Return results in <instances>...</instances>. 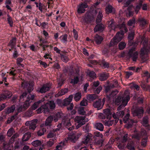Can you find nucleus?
Wrapping results in <instances>:
<instances>
[{
	"instance_id": "nucleus-1",
	"label": "nucleus",
	"mask_w": 150,
	"mask_h": 150,
	"mask_svg": "<svg viewBox=\"0 0 150 150\" xmlns=\"http://www.w3.org/2000/svg\"><path fill=\"white\" fill-rule=\"evenodd\" d=\"M109 27L111 29L115 30L117 28H119L121 30L118 32L115 36L111 40L109 46L110 47L115 45L117 43L120 41L123 38L125 32H127V30L125 24L123 23L120 25H117L116 26L115 25L112 20L109 22Z\"/></svg>"
},
{
	"instance_id": "nucleus-2",
	"label": "nucleus",
	"mask_w": 150,
	"mask_h": 150,
	"mask_svg": "<svg viewBox=\"0 0 150 150\" xmlns=\"http://www.w3.org/2000/svg\"><path fill=\"white\" fill-rule=\"evenodd\" d=\"M100 116L103 117H102V119L106 118L108 120H105L104 122V125L107 126H111L113 123L114 120H111L112 117V113L110 110L108 109H106L103 110V114H100Z\"/></svg>"
},
{
	"instance_id": "nucleus-3",
	"label": "nucleus",
	"mask_w": 150,
	"mask_h": 150,
	"mask_svg": "<svg viewBox=\"0 0 150 150\" xmlns=\"http://www.w3.org/2000/svg\"><path fill=\"white\" fill-rule=\"evenodd\" d=\"M55 105L53 101H49L45 104L42 105L36 110L38 113H41L43 112L44 113H46L49 112V109H54L55 108Z\"/></svg>"
},
{
	"instance_id": "nucleus-4",
	"label": "nucleus",
	"mask_w": 150,
	"mask_h": 150,
	"mask_svg": "<svg viewBox=\"0 0 150 150\" xmlns=\"http://www.w3.org/2000/svg\"><path fill=\"white\" fill-rule=\"evenodd\" d=\"M134 32L132 29V59L134 61H136L137 58L138 53L137 52L133 53V52L135 50V48L137 45V43H134L132 41L134 39Z\"/></svg>"
},
{
	"instance_id": "nucleus-5",
	"label": "nucleus",
	"mask_w": 150,
	"mask_h": 150,
	"mask_svg": "<svg viewBox=\"0 0 150 150\" xmlns=\"http://www.w3.org/2000/svg\"><path fill=\"white\" fill-rule=\"evenodd\" d=\"M118 2L120 3L122 1H124V6L127 7L126 11V16L127 17H129L131 15V0H117Z\"/></svg>"
},
{
	"instance_id": "nucleus-6",
	"label": "nucleus",
	"mask_w": 150,
	"mask_h": 150,
	"mask_svg": "<svg viewBox=\"0 0 150 150\" xmlns=\"http://www.w3.org/2000/svg\"><path fill=\"white\" fill-rule=\"evenodd\" d=\"M134 133L132 135V139L134 138L138 140L140 139L141 136L146 137L147 134L146 131L144 130L140 132L136 129L134 131Z\"/></svg>"
},
{
	"instance_id": "nucleus-7",
	"label": "nucleus",
	"mask_w": 150,
	"mask_h": 150,
	"mask_svg": "<svg viewBox=\"0 0 150 150\" xmlns=\"http://www.w3.org/2000/svg\"><path fill=\"white\" fill-rule=\"evenodd\" d=\"M125 93L127 94V96L126 97L125 99H123L122 103L120 104V105L117 108V110L119 111L122 109L127 105L128 101L130 99L129 97V92L128 91H125Z\"/></svg>"
},
{
	"instance_id": "nucleus-8",
	"label": "nucleus",
	"mask_w": 150,
	"mask_h": 150,
	"mask_svg": "<svg viewBox=\"0 0 150 150\" xmlns=\"http://www.w3.org/2000/svg\"><path fill=\"white\" fill-rule=\"evenodd\" d=\"M144 11H147L148 9V6L146 4H143V1H140L138 4L136 6L135 11L136 14H137L139 10L141 8Z\"/></svg>"
},
{
	"instance_id": "nucleus-9",
	"label": "nucleus",
	"mask_w": 150,
	"mask_h": 150,
	"mask_svg": "<svg viewBox=\"0 0 150 150\" xmlns=\"http://www.w3.org/2000/svg\"><path fill=\"white\" fill-rule=\"evenodd\" d=\"M74 121L81 125H83L85 123L88 121V119H86L85 116H76L74 119Z\"/></svg>"
},
{
	"instance_id": "nucleus-10",
	"label": "nucleus",
	"mask_w": 150,
	"mask_h": 150,
	"mask_svg": "<svg viewBox=\"0 0 150 150\" xmlns=\"http://www.w3.org/2000/svg\"><path fill=\"white\" fill-rule=\"evenodd\" d=\"M144 112L143 109L142 107L138 108L134 110V112L132 113L133 116H137L139 118H141L143 116Z\"/></svg>"
},
{
	"instance_id": "nucleus-11",
	"label": "nucleus",
	"mask_w": 150,
	"mask_h": 150,
	"mask_svg": "<svg viewBox=\"0 0 150 150\" xmlns=\"http://www.w3.org/2000/svg\"><path fill=\"white\" fill-rule=\"evenodd\" d=\"M88 7V6L86 3H81L77 6V12L79 13H83L85 11V8Z\"/></svg>"
},
{
	"instance_id": "nucleus-12",
	"label": "nucleus",
	"mask_w": 150,
	"mask_h": 150,
	"mask_svg": "<svg viewBox=\"0 0 150 150\" xmlns=\"http://www.w3.org/2000/svg\"><path fill=\"white\" fill-rule=\"evenodd\" d=\"M34 97L35 96L33 95L30 94L28 96L27 100L26 101L23 105L24 109H26L28 107L30 103L34 99Z\"/></svg>"
},
{
	"instance_id": "nucleus-13",
	"label": "nucleus",
	"mask_w": 150,
	"mask_h": 150,
	"mask_svg": "<svg viewBox=\"0 0 150 150\" xmlns=\"http://www.w3.org/2000/svg\"><path fill=\"white\" fill-rule=\"evenodd\" d=\"M38 120L34 119L30 121H27L25 123L26 126H29V129H30L34 130L36 127V125Z\"/></svg>"
},
{
	"instance_id": "nucleus-14",
	"label": "nucleus",
	"mask_w": 150,
	"mask_h": 150,
	"mask_svg": "<svg viewBox=\"0 0 150 150\" xmlns=\"http://www.w3.org/2000/svg\"><path fill=\"white\" fill-rule=\"evenodd\" d=\"M81 133L79 132L78 133H71L69 135L68 139L70 140L71 141L74 142L81 135Z\"/></svg>"
},
{
	"instance_id": "nucleus-15",
	"label": "nucleus",
	"mask_w": 150,
	"mask_h": 150,
	"mask_svg": "<svg viewBox=\"0 0 150 150\" xmlns=\"http://www.w3.org/2000/svg\"><path fill=\"white\" fill-rule=\"evenodd\" d=\"M127 96V94L125 93V92L124 96L122 98L120 96H118L115 100H113V102L116 105H119L122 103L123 99H126Z\"/></svg>"
},
{
	"instance_id": "nucleus-16",
	"label": "nucleus",
	"mask_w": 150,
	"mask_h": 150,
	"mask_svg": "<svg viewBox=\"0 0 150 150\" xmlns=\"http://www.w3.org/2000/svg\"><path fill=\"white\" fill-rule=\"evenodd\" d=\"M53 120L52 116H49L46 119L45 124H42L40 125L41 127H43L45 126H50L51 125L52 122Z\"/></svg>"
},
{
	"instance_id": "nucleus-17",
	"label": "nucleus",
	"mask_w": 150,
	"mask_h": 150,
	"mask_svg": "<svg viewBox=\"0 0 150 150\" xmlns=\"http://www.w3.org/2000/svg\"><path fill=\"white\" fill-rule=\"evenodd\" d=\"M50 86L48 84L44 85L39 91V92L41 93H44L48 91L50 89Z\"/></svg>"
},
{
	"instance_id": "nucleus-18",
	"label": "nucleus",
	"mask_w": 150,
	"mask_h": 150,
	"mask_svg": "<svg viewBox=\"0 0 150 150\" xmlns=\"http://www.w3.org/2000/svg\"><path fill=\"white\" fill-rule=\"evenodd\" d=\"M96 13H98V14L96 18V22L97 23H100L101 21L103 16L102 14V11H101L100 9H98L96 10Z\"/></svg>"
},
{
	"instance_id": "nucleus-19",
	"label": "nucleus",
	"mask_w": 150,
	"mask_h": 150,
	"mask_svg": "<svg viewBox=\"0 0 150 150\" xmlns=\"http://www.w3.org/2000/svg\"><path fill=\"white\" fill-rule=\"evenodd\" d=\"M127 134H125L123 137V141L125 142L127 141L128 143L127 147V148L129 149V150H131V140L130 139L127 140Z\"/></svg>"
},
{
	"instance_id": "nucleus-20",
	"label": "nucleus",
	"mask_w": 150,
	"mask_h": 150,
	"mask_svg": "<svg viewBox=\"0 0 150 150\" xmlns=\"http://www.w3.org/2000/svg\"><path fill=\"white\" fill-rule=\"evenodd\" d=\"M93 105L94 107L97 108L98 110L101 109L102 108L103 105L101 104V99H99L98 101L95 102Z\"/></svg>"
},
{
	"instance_id": "nucleus-21",
	"label": "nucleus",
	"mask_w": 150,
	"mask_h": 150,
	"mask_svg": "<svg viewBox=\"0 0 150 150\" xmlns=\"http://www.w3.org/2000/svg\"><path fill=\"white\" fill-rule=\"evenodd\" d=\"M103 40V38L101 36L96 35L94 38V40L97 44H100Z\"/></svg>"
},
{
	"instance_id": "nucleus-22",
	"label": "nucleus",
	"mask_w": 150,
	"mask_h": 150,
	"mask_svg": "<svg viewBox=\"0 0 150 150\" xmlns=\"http://www.w3.org/2000/svg\"><path fill=\"white\" fill-rule=\"evenodd\" d=\"M73 98V96L71 95L69 96L68 98L65 99L64 100V105L66 106L69 105Z\"/></svg>"
},
{
	"instance_id": "nucleus-23",
	"label": "nucleus",
	"mask_w": 150,
	"mask_h": 150,
	"mask_svg": "<svg viewBox=\"0 0 150 150\" xmlns=\"http://www.w3.org/2000/svg\"><path fill=\"white\" fill-rule=\"evenodd\" d=\"M148 117L147 116H145L142 119V125L145 127H149V124Z\"/></svg>"
},
{
	"instance_id": "nucleus-24",
	"label": "nucleus",
	"mask_w": 150,
	"mask_h": 150,
	"mask_svg": "<svg viewBox=\"0 0 150 150\" xmlns=\"http://www.w3.org/2000/svg\"><path fill=\"white\" fill-rule=\"evenodd\" d=\"M104 28V25L102 24L97 25L95 27L94 29V32H96L98 31H102Z\"/></svg>"
},
{
	"instance_id": "nucleus-25",
	"label": "nucleus",
	"mask_w": 150,
	"mask_h": 150,
	"mask_svg": "<svg viewBox=\"0 0 150 150\" xmlns=\"http://www.w3.org/2000/svg\"><path fill=\"white\" fill-rule=\"evenodd\" d=\"M16 38H13L12 39L10 40L9 44L8 46L10 47L11 48H13L16 45Z\"/></svg>"
},
{
	"instance_id": "nucleus-26",
	"label": "nucleus",
	"mask_w": 150,
	"mask_h": 150,
	"mask_svg": "<svg viewBox=\"0 0 150 150\" xmlns=\"http://www.w3.org/2000/svg\"><path fill=\"white\" fill-rule=\"evenodd\" d=\"M67 91L68 89L67 88L62 89L55 95V97H58L59 96H62L67 93Z\"/></svg>"
},
{
	"instance_id": "nucleus-27",
	"label": "nucleus",
	"mask_w": 150,
	"mask_h": 150,
	"mask_svg": "<svg viewBox=\"0 0 150 150\" xmlns=\"http://www.w3.org/2000/svg\"><path fill=\"white\" fill-rule=\"evenodd\" d=\"M45 100V98H43L41 100L38 101V102L35 103L32 106V109L33 110H35L36 109L38 106L39 104L44 101Z\"/></svg>"
},
{
	"instance_id": "nucleus-28",
	"label": "nucleus",
	"mask_w": 150,
	"mask_h": 150,
	"mask_svg": "<svg viewBox=\"0 0 150 150\" xmlns=\"http://www.w3.org/2000/svg\"><path fill=\"white\" fill-rule=\"evenodd\" d=\"M71 119H67L63 121L62 123L66 127L68 128L71 125Z\"/></svg>"
},
{
	"instance_id": "nucleus-29",
	"label": "nucleus",
	"mask_w": 150,
	"mask_h": 150,
	"mask_svg": "<svg viewBox=\"0 0 150 150\" xmlns=\"http://www.w3.org/2000/svg\"><path fill=\"white\" fill-rule=\"evenodd\" d=\"M42 142L39 140H37L33 141L31 144L33 146L35 147H38L42 145Z\"/></svg>"
},
{
	"instance_id": "nucleus-30",
	"label": "nucleus",
	"mask_w": 150,
	"mask_h": 150,
	"mask_svg": "<svg viewBox=\"0 0 150 150\" xmlns=\"http://www.w3.org/2000/svg\"><path fill=\"white\" fill-rule=\"evenodd\" d=\"M95 126L96 128L100 131H103L104 127L103 125L100 123H97L95 124Z\"/></svg>"
},
{
	"instance_id": "nucleus-31",
	"label": "nucleus",
	"mask_w": 150,
	"mask_h": 150,
	"mask_svg": "<svg viewBox=\"0 0 150 150\" xmlns=\"http://www.w3.org/2000/svg\"><path fill=\"white\" fill-rule=\"evenodd\" d=\"M108 77L107 74L105 73H103L100 74L99 79L101 81L106 80Z\"/></svg>"
},
{
	"instance_id": "nucleus-32",
	"label": "nucleus",
	"mask_w": 150,
	"mask_h": 150,
	"mask_svg": "<svg viewBox=\"0 0 150 150\" xmlns=\"http://www.w3.org/2000/svg\"><path fill=\"white\" fill-rule=\"evenodd\" d=\"M67 34H64V35L61 36L59 37V39L61 42L66 43L67 42Z\"/></svg>"
},
{
	"instance_id": "nucleus-33",
	"label": "nucleus",
	"mask_w": 150,
	"mask_h": 150,
	"mask_svg": "<svg viewBox=\"0 0 150 150\" xmlns=\"http://www.w3.org/2000/svg\"><path fill=\"white\" fill-rule=\"evenodd\" d=\"M61 115L59 112H57L53 117V120L55 122L58 121V119L61 117Z\"/></svg>"
},
{
	"instance_id": "nucleus-34",
	"label": "nucleus",
	"mask_w": 150,
	"mask_h": 150,
	"mask_svg": "<svg viewBox=\"0 0 150 150\" xmlns=\"http://www.w3.org/2000/svg\"><path fill=\"white\" fill-rule=\"evenodd\" d=\"M30 137V133H27L23 135L22 138V140L23 141H27L29 139Z\"/></svg>"
},
{
	"instance_id": "nucleus-35",
	"label": "nucleus",
	"mask_w": 150,
	"mask_h": 150,
	"mask_svg": "<svg viewBox=\"0 0 150 150\" xmlns=\"http://www.w3.org/2000/svg\"><path fill=\"white\" fill-rule=\"evenodd\" d=\"M88 99L90 100H93L97 98V96L95 94H89L87 96Z\"/></svg>"
},
{
	"instance_id": "nucleus-36",
	"label": "nucleus",
	"mask_w": 150,
	"mask_h": 150,
	"mask_svg": "<svg viewBox=\"0 0 150 150\" xmlns=\"http://www.w3.org/2000/svg\"><path fill=\"white\" fill-rule=\"evenodd\" d=\"M112 10V6L110 5H108L106 7L105 11L107 13L109 14L111 13Z\"/></svg>"
},
{
	"instance_id": "nucleus-37",
	"label": "nucleus",
	"mask_w": 150,
	"mask_h": 150,
	"mask_svg": "<svg viewBox=\"0 0 150 150\" xmlns=\"http://www.w3.org/2000/svg\"><path fill=\"white\" fill-rule=\"evenodd\" d=\"M81 96V93H77L74 95V99L75 101H78L79 100Z\"/></svg>"
},
{
	"instance_id": "nucleus-38",
	"label": "nucleus",
	"mask_w": 150,
	"mask_h": 150,
	"mask_svg": "<svg viewBox=\"0 0 150 150\" xmlns=\"http://www.w3.org/2000/svg\"><path fill=\"white\" fill-rule=\"evenodd\" d=\"M91 138V136L89 135H87L84 138L82 142L84 144H87L90 141Z\"/></svg>"
},
{
	"instance_id": "nucleus-39",
	"label": "nucleus",
	"mask_w": 150,
	"mask_h": 150,
	"mask_svg": "<svg viewBox=\"0 0 150 150\" xmlns=\"http://www.w3.org/2000/svg\"><path fill=\"white\" fill-rule=\"evenodd\" d=\"M126 43L124 42H121L118 45V47L120 50L123 49L126 47Z\"/></svg>"
},
{
	"instance_id": "nucleus-40",
	"label": "nucleus",
	"mask_w": 150,
	"mask_h": 150,
	"mask_svg": "<svg viewBox=\"0 0 150 150\" xmlns=\"http://www.w3.org/2000/svg\"><path fill=\"white\" fill-rule=\"evenodd\" d=\"M78 112L79 114L81 115H85L86 114V112L84 110V108L83 107H79Z\"/></svg>"
},
{
	"instance_id": "nucleus-41",
	"label": "nucleus",
	"mask_w": 150,
	"mask_h": 150,
	"mask_svg": "<svg viewBox=\"0 0 150 150\" xmlns=\"http://www.w3.org/2000/svg\"><path fill=\"white\" fill-rule=\"evenodd\" d=\"M79 75H78L75 77L74 79H72L70 82L71 83L74 84L77 83L79 80Z\"/></svg>"
},
{
	"instance_id": "nucleus-42",
	"label": "nucleus",
	"mask_w": 150,
	"mask_h": 150,
	"mask_svg": "<svg viewBox=\"0 0 150 150\" xmlns=\"http://www.w3.org/2000/svg\"><path fill=\"white\" fill-rule=\"evenodd\" d=\"M140 55L142 59L144 58V56L146 54V48H142L140 51Z\"/></svg>"
},
{
	"instance_id": "nucleus-43",
	"label": "nucleus",
	"mask_w": 150,
	"mask_h": 150,
	"mask_svg": "<svg viewBox=\"0 0 150 150\" xmlns=\"http://www.w3.org/2000/svg\"><path fill=\"white\" fill-rule=\"evenodd\" d=\"M138 21L140 22V25L143 27L146 24V20L143 18L139 19Z\"/></svg>"
},
{
	"instance_id": "nucleus-44",
	"label": "nucleus",
	"mask_w": 150,
	"mask_h": 150,
	"mask_svg": "<svg viewBox=\"0 0 150 150\" xmlns=\"http://www.w3.org/2000/svg\"><path fill=\"white\" fill-rule=\"evenodd\" d=\"M15 110V107L14 105L12 106L11 107L8 108L6 110V112L8 113L13 112Z\"/></svg>"
},
{
	"instance_id": "nucleus-45",
	"label": "nucleus",
	"mask_w": 150,
	"mask_h": 150,
	"mask_svg": "<svg viewBox=\"0 0 150 150\" xmlns=\"http://www.w3.org/2000/svg\"><path fill=\"white\" fill-rule=\"evenodd\" d=\"M87 74L89 76L93 79H94L96 78V74L95 72L93 71H91L88 72Z\"/></svg>"
},
{
	"instance_id": "nucleus-46",
	"label": "nucleus",
	"mask_w": 150,
	"mask_h": 150,
	"mask_svg": "<svg viewBox=\"0 0 150 150\" xmlns=\"http://www.w3.org/2000/svg\"><path fill=\"white\" fill-rule=\"evenodd\" d=\"M103 142V140L102 139L96 140L95 141V144L96 145L99 146H101Z\"/></svg>"
},
{
	"instance_id": "nucleus-47",
	"label": "nucleus",
	"mask_w": 150,
	"mask_h": 150,
	"mask_svg": "<svg viewBox=\"0 0 150 150\" xmlns=\"http://www.w3.org/2000/svg\"><path fill=\"white\" fill-rule=\"evenodd\" d=\"M18 136V134L17 133H16L14 134L9 141V143H13L14 142V139L17 138Z\"/></svg>"
},
{
	"instance_id": "nucleus-48",
	"label": "nucleus",
	"mask_w": 150,
	"mask_h": 150,
	"mask_svg": "<svg viewBox=\"0 0 150 150\" xmlns=\"http://www.w3.org/2000/svg\"><path fill=\"white\" fill-rule=\"evenodd\" d=\"M134 98L136 99H137L138 103L139 104H142L143 103V98H141L137 96L136 95H135L134 96Z\"/></svg>"
},
{
	"instance_id": "nucleus-49",
	"label": "nucleus",
	"mask_w": 150,
	"mask_h": 150,
	"mask_svg": "<svg viewBox=\"0 0 150 150\" xmlns=\"http://www.w3.org/2000/svg\"><path fill=\"white\" fill-rule=\"evenodd\" d=\"M141 40H142L141 43H142L144 47L147 45L148 41L145 38V37H142Z\"/></svg>"
},
{
	"instance_id": "nucleus-50",
	"label": "nucleus",
	"mask_w": 150,
	"mask_h": 150,
	"mask_svg": "<svg viewBox=\"0 0 150 150\" xmlns=\"http://www.w3.org/2000/svg\"><path fill=\"white\" fill-rule=\"evenodd\" d=\"M124 115V112L123 111H120L117 112V115L119 118H122Z\"/></svg>"
},
{
	"instance_id": "nucleus-51",
	"label": "nucleus",
	"mask_w": 150,
	"mask_h": 150,
	"mask_svg": "<svg viewBox=\"0 0 150 150\" xmlns=\"http://www.w3.org/2000/svg\"><path fill=\"white\" fill-rule=\"evenodd\" d=\"M14 132V129L13 128L9 129L8 131L7 134L8 136L10 137Z\"/></svg>"
},
{
	"instance_id": "nucleus-52",
	"label": "nucleus",
	"mask_w": 150,
	"mask_h": 150,
	"mask_svg": "<svg viewBox=\"0 0 150 150\" xmlns=\"http://www.w3.org/2000/svg\"><path fill=\"white\" fill-rule=\"evenodd\" d=\"M133 88H134V90H136L137 91H139L140 88L138 85L132 82V89Z\"/></svg>"
},
{
	"instance_id": "nucleus-53",
	"label": "nucleus",
	"mask_w": 150,
	"mask_h": 150,
	"mask_svg": "<svg viewBox=\"0 0 150 150\" xmlns=\"http://www.w3.org/2000/svg\"><path fill=\"white\" fill-rule=\"evenodd\" d=\"M46 131V129H45L43 128L39 130L38 132V136H41L43 135L44 133Z\"/></svg>"
},
{
	"instance_id": "nucleus-54",
	"label": "nucleus",
	"mask_w": 150,
	"mask_h": 150,
	"mask_svg": "<svg viewBox=\"0 0 150 150\" xmlns=\"http://www.w3.org/2000/svg\"><path fill=\"white\" fill-rule=\"evenodd\" d=\"M7 20L8 23L12 27L13 25V22L12 21V19L11 17L9 15H7Z\"/></svg>"
},
{
	"instance_id": "nucleus-55",
	"label": "nucleus",
	"mask_w": 150,
	"mask_h": 150,
	"mask_svg": "<svg viewBox=\"0 0 150 150\" xmlns=\"http://www.w3.org/2000/svg\"><path fill=\"white\" fill-rule=\"evenodd\" d=\"M118 92L117 90L112 91L109 95V97L110 98H114L115 96L118 93Z\"/></svg>"
},
{
	"instance_id": "nucleus-56",
	"label": "nucleus",
	"mask_w": 150,
	"mask_h": 150,
	"mask_svg": "<svg viewBox=\"0 0 150 150\" xmlns=\"http://www.w3.org/2000/svg\"><path fill=\"white\" fill-rule=\"evenodd\" d=\"M112 116L113 118L115 119V122L116 123L118 122L119 120V117L117 115V113H113L112 114Z\"/></svg>"
},
{
	"instance_id": "nucleus-57",
	"label": "nucleus",
	"mask_w": 150,
	"mask_h": 150,
	"mask_svg": "<svg viewBox=\"0 0 150 150\" xmlns=\"http://www.w3.org/2000/svg\"><path fill=\"white\" fill-rule=\"evenodd\" d=\"M94 136L95 137H99L102 138L103 137V134L98 132H96L94 133Z\"/></svg>"
},
{
	"instance_id": "nucleus-58",
	"label": "nucleus",
	"mask_w": 150,
	"mask_h": 150,
	"mask_svg": "<svg viewBox=\"0 0 150 150\" xmlns=\"http://www.w3.org/2000/svg\"><path fill=\"white\" fill-rule=\"evenodd\" d=\"M81 106H86L87 105V101L86 99H83L80 103Z\"/></svg>"
},
{
	"instance_id": "nucleus-59",
	"label": "nucleus",
	"mask_w": 150,
	"mask_h": 150,
	"mask_svg": "<svg viewBox=\"0 0 150 150\" xmlns=\"http://www.w3.org/2000/svg\"><path fill=\"white\" fill-rule=\"evenodd\" d=\"M61 59L62 61L65 62H67L69 60L68 57L64 55H62L61 56Z\"/></svg>"
},
{
	"instance_id": "nucleus-60",
	"label": "nucleus",
	"mask_w": 150,
	"mask_h": 150,
	"mask_svg": "<svg viewBox=\"0 0 150 150\" xmlns=\"http://www.w3.org/2000/svg\"><path fill=\"white\" fill-rule=\"evenodd\" d=\"M4 94L6 95V96L7 97V98H9L12 96L11 93L8 91H5Z\"/></svg>"
},
{
	"instance_id": "nucleus-61",
	"label": "nucleus",
	"mask_w": 150,
	"mask_h": 150,
	"mask_svg": "<svg viewBox=\"0 0 150 150\" xmlns=\"http://www.w3.org/2000/svg\"><path fill=\"white\" fill-rule=\"evenodd\" d=\"M141 69V68L138 67L136 68L135 67H132V71H133L136 72H139Z\"/></svg>"
},
{
	"instance_id": "nucleus-62",
	"label": "nucleus",
	"mask_w": 150,
	"mask_h": 150,
	"mask_svg": "<svg viewBox=\"0 0 150 150\" xmlns=\"http://www.w3.org/2000/svg\"><path fill=\"white\" fill-rule=\"evenodd\" d=\"M99 84V82L98 81H95L92 84V87L94 88L98 86Z\"/></svg>"
},
{
	"instance_id": "nucleus-63",
	"label": "nucleus",
	"mask_w": 150,
	"mask_h": 150,
	"mask_svg": "<svg viewBox=\"0 0 150 150\" xmlns=\"http://www.w3.org/2000/svg\"><path fill=\"white\" fill-rule=\"evenodd\" d=\"M35 4L36 5V6L37 7H38L39 10L42 12V4L41 3H39L38 4L37 3H35Z\"/></svg>"
},
{
	"instance_id": "nucleus-64",
	"label": "nucleus",
	"mask_w": 150,
	"mask_h": 150,
	"mask_svg": "<svg viewBox=\"0 0 150 150\" xmlns=\"http://www.w3.org/2000/svg\"><path fill=\"white\" fill-rule=\"evenodd\" d=\"M130 116V115L129 114H127L123 118V120L125 123L127 122L128 120L129 117Z\"/></svg>"
}]
</instances>
